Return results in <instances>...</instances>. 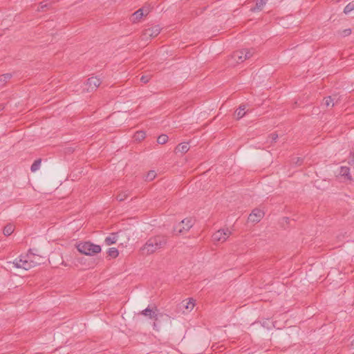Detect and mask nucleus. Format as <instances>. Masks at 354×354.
Segmentation results:
<instances>
[{"instance_id": "obj_18", "label": "nucleus", "mask_w": 354, "mask_h": 354, "mask_svg": "<svg viewBox=\"0 0 354 354\" xmlns=\"http://www.w3.org/2000/svg\"><path fill=\"white\" fill-rule=\"evenodd\" d=\"M14 225L9 223L4 227L3 234L5 236H9L14 232Z\"/></svg>"}, {"instance_id": "obj_25", "label": "nucleus", "mask_w": 354, "mask_h": 354, "mask_svg": "<svg viewBox=\"0 0 354 354\" xmlns=\"http://www.w3.org/2000/svg\"><path fill=\"white\" fill-rule=\"evenodd\" d=\"M108 254L109 257H111L112 258H116L118 256L119 252L116 248H109V250L108 251Z\"/></svg>"}, {"instance_id": "obj_32", "label": "nucleus", "mask_w": 354, "mask_h": 354, "mask_svg": "<svg viewBox=\"0 0 354 354\" xmlns=\"http://www.w3.org/2000/svg\"><path fill=\"white\" fill-rule=\"evenodd\" d=\"M352 344L354 345V340L353 341Z\"/></svg>"}, {"instance_id": "obj_4", "label": "nucleus", "mask_w": 354, "mask_h": 354, "mask_svg": "<svg viewBox=\"0 0 354 354\" xmlns=\"http://www.w3.org/2000/svg\"><path fill=\"white\" fill-rule=\"evenodd\" d=\"M77 250L85 255L92 256L101 252V247L91 242L80 243L77 245Z\"/></svg>"}, {"instance_id": "obj_1", "label": "nucleus", "mask_w": 354, "mask_h": 354, "mask_svg": "<svg viewBox=\"0 0 354 354\" xmlns=\"http://www.w3.org/2000/svg\"><path fill=\"white\" fill-rule=\"evenodd\" d=\"M167 243V236L158 234L150 237L140 248V252L142 255H149L157 250L163 248Z\"/></svg>"}, {"instance_id": "obj_20", "label": "nucleus", "mask_w": 354, "mask_h": 354, "mask_svg": "<svg viewBox=\"0 0 354 354\" xmlns=\"http://www.w3.org/2000/svg\"><path fill=\"white\" fill-rule=\"evenodd\" d=\"M12 75L10 73L3 74L0 75V86H3L7 81L11 78Z\"/></svg>"}, {"instance_id": "obj_24", "label": "nucleus", "mask_w": 354, "mask_h": 354, "mask_svg": "<svg viewBox=\"0 0 354 354\" xmlns=\"http://www.w3.org/2000/svg\"><path fill=\"white\" fill-rule=\"evenodd\" d=\"M168 140V136L165 134H162L158 137L157 142L158 144H165Z\"/></svg>"}, {"instance_id": "obj_13", "label": "nucleus", "mask_w": 354, "mask_h": 354, "mask_svg": "<svg viewBox=\"0 0 354 354\" xmlns=\"http://www.w3.org/2000/svg\"><path fill=\"white\" fill-rule=\"evenodd\" d=\"M334 105V99L331 96L325 97L322 103V106L326 109L332 108Z\"/></svg>"}, {"instance_id": "obj_12", "label": "nucleus", "mask_w": 354, "mask_h": 354, "mask_svg": "<svg viewBox=\"0 0 354 354\" xmlns=\"http://www.w3.org/2000/svg\"><path fill=\"white\" fill-rule=\"evenodd\" d=\"M195 303L193 299H189L188 301H183L181 303V307L186 310H183V313H188L192 310L194 308Z\"/></svg>"}, {"instance_id": "obj_9", "label": "nucleus", "mask_w": 354, "mask_h": 354, "mask_svg": "<svg viewBox=\"0 0 354 354\" xmlns=\"http://www.w3.org/2000/svg\"><path fill=\"white\" fill-rule=\"evenodd\" d=\"M149 12V10L147 8H140L131 15L130 20L133 23H136L139 21L143 16L147 15Z\"/></svg>"}, {"instance_id": "obj_7", "label": "nucleus", "mask_w": 354, "mask_h": 354, "mask_svg": "<svg viewBox=\"0 0 354 354\" xmlns=\"http://www.w3.org/2000/svg\"><path fill=\"white\" fill-rule=\"evenodd\" d=\"M101 81L97 77H91L88 78L85 84L84 89L88 92H91L95 90L100 85Z\"/></svg>"}, {"instance_id": "obj_21", "label": "nucleus", "mask_w": 354, "mask_h": 354, "mask_svg": "<svg viewBox=\"0 0 354 354\" xmlns=\"http://www.w3.org/2000/svg\"><path fill=\"white\" fill-rule=\"evenodd\" d=\"M129 195V191H127V190L122 191L118 194L116 199L119 201H123L128 197Z\"/></svg>"}, {"instance_id": "obj_6", "label": "nucleus", "mask_w": 354, "mask_h": 354, "mask_svg": "<svg viewBox=\"0 0 354 354\" xmlns=\"http://www.w3.org/2000/svg\"><path fill=\"white\" fill-rule=\"evenodd\" d=\"M160 30L161 28L158 25L148 28L143 31L141 39L148 41L149 39L158 36L160 34Z\"/></svg>"}, {"instance_id": "obj_19", "label": "nucleus", "mask_w": 354, "mask_h": 354, "mask_svg": "<svg viewBox=\"0 0 354 354\" xmlns=\"http://www.w3.org/2000/svg\"><path fill=\"white\" fill-rule=\"evenodd\" d=\"M340 174L343 176L347 178V179L351 180V177L350 176V169L347 167H342L340 169Z\"/></svg>"}, {"instance_id": "obj_22", "label": "nucleus", "mask_w": 354, "mask_h": 354, "mask_svg": "<svg viewBox=\"0 0 354 354\" xmlns=\"http://www.w3.org/2000/svg\"><path fill=\"white\" fill-rule=\"evenodd\" d=\"M41 163V159H37V160H35V162L32 163V165H31V167H30L31 171L35 172L36 171H37L40 167Z\"/></svg>"}, {"instance_id": "obj_26", "label": "nucleus", "mask_w": 354, "mask_h": 354, "mask_svg": "<svg viewBox=\"0 0 354 354\" xmlns=\"http://www.w3.org/2000/svg\"><path fill=\"white\" fill-rule=\"evenodd\" d=\"M156 172L154 171H149L146 176V180H153L156 177Z\"/></svg>"}, {"instance_id": "obj_3", "label": "nucleus", "mask_w": 354, "mask_h": 354, "mask_svg": "<svg viewBox=\"0 0 354 354\" xmlns=\"http://www.w3.org/2000/svg\"><path fill=\"white\" fill-rule=\"evenodd\" d=\"M254 53V50L252 49H242L240 50H236L233 53L230 59H229V63L230 65H235L236 64H240L243 62L244 61L249 59Z\"/></svg>"}, {"instance_id": "obj_30", "label": "nucleus", "mask_w": 354, "mask_h": 354, "mask_svg": "<svg viewBox=\"0 0 354 354\" xmlns=\"http://www.w3.org/2000/svg\"><path fill=\"white\" fill-rule=\"evenodd\" d=\"M344 32V36H348L351 33V29H346L343 31Z\"/></svg>"}, {"instance_id": "obj_8", "label": "nucleus", "mask_w": 354, "mask_h": 354, "mask_svg": "<svg viewBox=\"0 0 354 354\" xmlns=\"http://www.w3.org/2000/svg\"><path fill=\"white\" fill-rule=\"evenodd\" d=\"M193 222L191 218H185L179 223L180 228L176 227L174 229L175 232H177V234H182L185 232L189 231V230L192 227Z\"/></svg>"}, {"instance_id": "obj_27", "label": "nucleus", "mask_w": 354, "mask_h": 354, "mask_svg": "<svg viewBox=\"0 0 354 354\" xmlns=\"http://www.w3.org/2000/svg\"><path fill=\"white\" fill-rule=\"evenodd\" d=\"M145 133L143 131H138L136 133L135 138L136 140H142L145 138Z\"/></svg>"}, {"instance_id": "obj_11", "label": "nucleus", "mask_w": 354, "mask_h": 354, "mask_svg": "<svg viewBox=\"0 0 354 354\" xmlns=\"http://www.w3.org/2000/svg\"><path fill=\"white\" fill-rule=\"evenodd\" d=\"M158 309L156 307L154 308H147L146 309L141 311L140 314L147 317H149L151 319H154L156 320L158 319Z\"/></svg>"}, {"instance_id": "obj_2", "label": "nucleus", "mask_w": 354, "mask_h": 354, "mask_svg": "<svg viewBox=\"0 0 354 354\" xmlns=\"http://www.w3.org/2000/svg\"><path fill=\"white\" fill-rule=\"evenodd\" d=\"M41 257L31 253V250H30V254L16 259L12 264L17 268H23L28 270L37 265L41 264ZM8 263L11 264V262H8Z\"/></svg>"}, {"instance_id": "obj_23", "label": "nucleus", "mask_w": 354, "mask_h": 354, "mask_svg": "<svg viewBox=\"0 0 354 354\" xmlns=\"http://www.w3.org/2000/svg\"><path fill=\"white\" fill-rule=\"evenodd\" d=\"M353 10H354V1L352 2H350L345 6V8L344 9V12L345 14H348Z\"/></svg>"}, {"instance_id": "obj_16", "label": "nucleus", "mask_w": 354, "mask_h": 354, "mask_svg": "<svg viewBox=\"0 0 354 354\" xmlns=\"http://www.w3.org/2000/svg\"><path fill=\"white\" fill-rule=\"evenodd\" d=\"M189 149V144L187 142H183L180 145H178L176 148V151L177 152H180L182 153H185L188 151Z\"/></svg>"}, {"instance_id": "obj_29", "label": "nucleus", "mask_w": 354, "mask_h": 354, "mask_svg": "<svg viewBox=\"0 0 354 354\" xmlns=\"http://www.w3.org/2000/svg\"><path fill=\"white\" fill-rule=\"evenodd\" d=\"M277 138H278V135L277 134H276V133L271 134V136H270L271 142H275L276 140L277 139Z\"/></svg>"}, {"instance_id": "obj_17", "label": "nucleus", "mask_w": 354, "mask_h": 354, "mask_svg": "<svg viewBox=\"0 0 354 354\" xmlns=\"http://www.w3.org/2000/svg\"><path fill=\"white\" fill-rule=\"evenodd\" d=\"M266 3V0H258L254 8H251L252 12L260 11Z\"/></svg>"}, {"instance_id": "obj_28", "label": "nucleus", "mask_w": 354, "mask_h": 354, "mask_svg": "<svg viewBox=\"0 0 354 354\" xmlns=\"http://www.w3.org/2000/svg\"><path fill=\"white\" fill-rule=\"evenodd\" d=\"M151 79V75H142L140 77V81L145 84L147 83Z\"/></svg>"}, {"instance_id": "obj_5", "label": "nucleus", "mask_w": 354, "mask_h": 354, "mask_svg": "<svg viewBox=\"0 0 354 354\" xmlns=\"http://www.w3.org/2000/svg\"><path fill=\"white\" fill-rule=\"evenodd\" d=\"M231 234V231L227 228L219 230L213 234L212 241L214 243H223L227 239Z\"/></svg>"}, {"instance_id": "obj_15", "label": "nucleus", "mask_w": 354, "mask_h": 354, "mask_svg": "<svg viewBox=\"0 0 354 354\" xmlns=\"http://www.w3.org/2000/svg\"><path fill=\"white\" fill-rule=\"evenodd\" d=\"M245 104H241L239 107V109L235 111L234 115L236 118L237 120H239L242 118L246 113L245 110Z\"/></svg>"}, {"instance_id": "obj_10", "label": "nucleus", "mask_w": 354, "mask_h": 354, "mask_svg": "<svg viewBox=\"0 0 354 354\" xmlns=\"http://www.w3.org/2000/svg\"><path fill=\"white\" fill-rule=\"evenodd\" d=\"M264 213L259 209H254L248 216V221L257 223L263 218Z\"/></svg>"}, {"instance_id": "obj_14", "label": "nucleus", "mask_w": 354, "mask_h": 354, "mask_svg": "<svg viewBox=\"0 0 354 354\" xmlns=\"http://www.w3.org/2000/svg\"><path fill=\"white\" fill-rule=\"evenodd\" d=\"M118 240V233H112L106 237L104 242L106 245H111L116 243Z\"/></svg>"}, {"instance_id": "obj_31", "label": "nucleus", "mask_w": 354, "mask_h": 354, "mask_svg": "<svg viewBox=\"0 0 354 354\" xmlns=\"http://www.w3.org/2000/svg\"><path fill=\"white\" fill-rule=\"evenodd\" d=\"M47 6V3H41L40 6L38 8V10H43L44 8Z\"/></svg>"}]
</instances>
